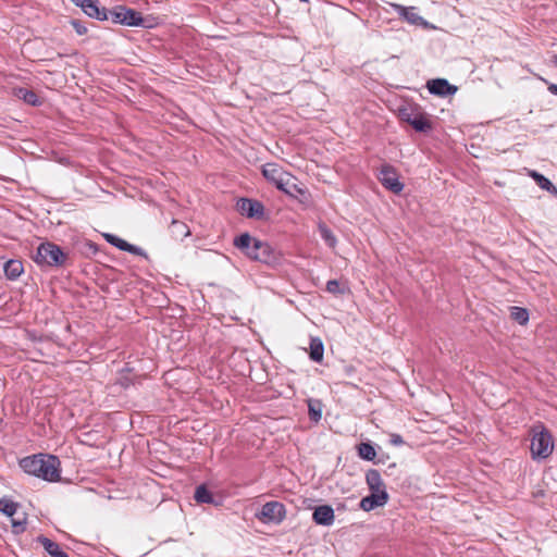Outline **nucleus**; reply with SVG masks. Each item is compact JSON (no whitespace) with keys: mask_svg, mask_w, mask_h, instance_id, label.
I'll list each match as a JSON object with an SVG mask.
<instances>
[{"mask_svg":"<svg viewBox=\"0 0 557 557\" xmlns=\"http://www.w3.org/2000/svg\"><path fill=\"white\" fill-rule=\"evenodd\" d=\"M389 444L393 445V446H401V445L405 444V441L401 437V435L396 434V433H392L391 436H389Z\"/></svg>","mask_w":557,"mask_h":557,"instance_id":"2f4dec72","label":"nucleus"},{"mask_svg":"<svg viewBox=\"0 0 557 557\" xmlns=\"http://www.w3.org/2000/svg\"><path fill=\"white\" fill-rule=\"evenodd\" d=\"M111 20L115 24L132 27L151 28L153 24L149 18L143 17L139 12L125 5H116L110 11Z\"/></svg>","mask_w":557,"mask_h":557,"instance_id":"0eeeda50","label":"nucleus"},{"mask_svg":"<svg viewBox=\"0 0 557 557\" xmlns=\"http://www.w3.org/2000/svg\"><path fill=\"white\" fill-rule=\"evenodd\" d=\"M37 542L42 545L45 550L51 556V557H70L67 553H65L60 545L57 542H53L52 540L39 535L37 537Z\"/></svg>","mask_w":557,"mask_h":557,"instance_id":"2eb2a0df","label":"nucleus"},{"mask_svg":"<svg viewBox=\"0 0 557 557\" xmlns=\"http://www.w3.org/2000/svg\"><path fill=\"white\" fill-rule=\"evenodd\" d=\"M103 237L109 244H111L112 246L116 247L122 251H126V248H128V243L116 235L104 233Z\"/></svg>","mask_w":557,"mask_h":557,"instance_id":"cd10ccee","label":"nucleus"},{"mask_svg":"<svg viewBox=\"0 0 557 557\" xmlns=\"http://www.w3.org/2000/svg\"><path fill=\"white\" fill-rule=\"evenodd\" d=\"M120 384L124 387L129 385V381L127 379H120Z\"/></svg>","mask_w":557,"mask_h":557,"instance_id":"c9c22d12","label":"nucleus"},{"mask_svg":"<svg viewBox=\"0 0 557 557\" xmlns=\"http://www.w3.org/2000/svg\"><path fill=\"white\" fill-rule=\"evenodd\" d=\"M3 270L7 278L13 281L21 276L24 268L20 260L11 259L4 263Z\"/></svg>","mask_w":557,"mask_h":557,"instance_id":"a211bd4d","label":"nucleus"},{"mask_svg":"<svg viewBox=\"0 0 557 557\" xmlns=\"http://www.w3.org/2000/svg\"><path fill=\"white\" fill-rule=\"evenodd\" d=\"M553 62H554V64L557 66V54H555V55L553 57Z\"/></svg>","mask_w":557,"mask_h":557,"instance_id":"e433bc0d","label":"nucleus"},{"mask_svg":"<svg viewBox=\"0 0 557 557\" xmlns=\"http://www.w3.org/2000/svg\"><path fill=\"white\" fill-rule=\"evenodd\" d=\"M194 498L199 504H213L214 503V497H213L212 493L203 484L196 487Z\"/></svg>","mask_w":557,"mask_h":557,"instance_id":"412c9836","label":"nucleus"},{"mask_svg":"<svg viewBox=\"0 0 557 557\" xmlns=\"http://www.w3.org/2000/svg\"><path fill=\"white\" fill-rule=\"evenodd\" d=\"M309 357L314 362H321L324 355V345L319 337H312L309 346Z\"/></svg>","mask_w":557,"mask_h":557,"instance_id":"6ab92c4d","label":"nucleus"},{"mask_svg":"<svg viewBox=\"0 0 557 557\" xmlns=\"http://www.w3.org/2000/svg\"><path fill=\"white\" fill-rule=\"evenodd\" d=\"M318 228L320 236L325 242V244L329 247L334 248L336 246L337 240L331 228L327 227L324 223H320Z\"/></svg>","mask_w":557,"mask_h":557,"instance_id":"b1692460","label":"nucleus"},{"mask_svg":"<svg viewBox=\"0 0 557 557\" xmlns=\"http://www.w3.org/2000/svg\"><path fill=\"white\" fill-rule=\"evenodd\" d=\"M61 462L54 455L36 454L20 460V467L27 473L48 482H58L61 478Z\"/></svg>","mask_w":557,"mask_h":557,"instance_id":"f257e3e1","label":"nucleus"},{"mask_svg":"<svg viewBox=\"0 0 557 557\" xmlns=\"http://www.w3.org/2000/svg\"><path fill=\"white\" fill-rule=\"evenodd\" d=\"M71 25L79 36L85 35L87 33V27L78 20H72Z\"/></svg>","mask_w":557,"mask_h":557,"instance_id":"7c9ffc66","label":"nucleus"},{"mask_svg":"<svg viewBox=\"0 0 557 557\" xmlns=\"http://www.w3.org/2000/svg\"><path fill=\"white\" fill-rule=\"evenodd\" d=\"M263 176L275 185L277 189L285 193L292 198L298 199L306 203L309 200L308 190L297 184V178L288 172H285L276 163H265L262 168Z\"/></svg>","mask_w":557,"mask_h":557,"instance_id":"f03ea898","label":"nucleus"},{"mask_svg":"<svg viewBox=\"0 0 557 557\" xmlns=\"http://www.w3.org/2000/svg\"><path fill=\"white\" fill-rule=\"evenodd\" d=\"M285 506L275 500L265 503L261 508L260 515H257V517L262 521L273 523L282 522L285 519Z\"/></svg>","mask_w":557,"mask_h":557,"instance_id":"9d476101","label":"nucleus"},{"mask_svg":"<svg viewBox=\"0 0 557 557\" xmlns=\"http://www.w3.org/2000/svg\"><path fill=\"white\" fill-rule=\"evenodd\" d=\"M233 244L251 260L265 264L276 261V255L272 247L268 243L250 236L248 233H243L235 237Z\"/></svg>","mask_w":557,"mask_h":557,"instance_id":"7ed1b4c3","label":"nucleus"},{"mask_svg":"<svg viewBox=\"0 0 557 557\" xmlns=\"http://www.w3.org/2000/svg\"><path fill=\"white\" fill-rule=\"evenodd\" d=\"M377 180L388 190L394 194H400L404 184L399 181L397 171L391 164H383L377 173Z\"/></svg>","mask_w":557,"mask_h":557,"instance_id":"1a4fd4ad","label":"nucleus"},{"mask_svg":"<svg viewBox=\"0 0 557 557\" xmlns=\"http://www.w3.org/2000/svg\"><path fill=\"white\" fill-rule=\"evenodd\" d=\"M18 504L8 498H0V511L8 517H13L17 510Z\"/></svg>","mask_w":557,"mask_h":557,"instance_id":"bb28decb","label":"nucleus"},{"mask_svg":"<svg viewBox=\"0 0 557 557\" xmlns=\"http://www.w3.org/2000/svg\"><path fill=\"white\" fill-rule=\"evenodd\" d=\"M14 95L18 99H22L27 104H30V106H34V107H37V106L41 104L40 98L38 97V95L34 90L20 87V88H16L14 90Z\"/></svg>","mask_w":557,"mask_h":557,"instance_id":"f3484780","label":"nucleus"},{"mask_svg":"<svg viewBox=\"0 0 557 557\" xmlns=\"http://www.w3.org/2000/svg\"><path fill=\"white\" fill-rule=\"evenodd\" d=\"M128 248H126V251L136 256H146V252L138 246L132 245L128 243Z\"/></svg>","mask_w":557,"mask_h":557,"instance_id":"473e14b6","label":"nucleus"},{"mask_svg":"<svg viewBox=\"0 0 557 557\" xmlns=\"http://www.w3.org/2000/svg\"><path fill=\"white\" fill-rule=\"evenodd\" d=\"M334 509L330 505H321L314 508L313 521L319 525H331L334 522Z\"/></svg>","mask_w":557,"mask_h":557,"instance_id":"ddd939ff","label":"nucleus"},{"mask_svg":"<svg viewBox=\"0 0 557 557\" xmlns=\"http://www.w3.org/2000/svg\"><path fill=\"white\" fill-rule=\"evenodd\" d=\"M11 522H12V528H13L14 533H16V534L23 533L26 530V519L25 518L22 520L12 518Z\"/></svg>","mask_w":557,"mask_h":557,"instance_id":"c756f323","label":"nucleus"},{"mask_svg":"<svg viewBox=\"0 0 557 557\" xmlns=\"http://www.w3.org/2000/svg\"><path fill=\"white\" fill-rule=\"evenodd\" d=\"M75 2L76 5H78V3L81 2V0H73Z\"/></svg>","mask_w":557,"mask_h":557,"instance_id":"4c0bfd02","label":"nucleus"},{"mask_svg":"<svg viewBox=\"0 0 557 557\" xmlns=\"http://www.w3.org/2000/svg\"><path fill=\"white\" fill-rule=\"evenodd\" d=\"M301 2H308L309 0H300Z\"/></svg>","mask_w":557,"mask_h":557,"instance_id":"ea45409f","label":"nucleus"},{"mask_svg":"<svg viewBox=\"0 0 557 557\" xmlns=\"http://www.w3.org/2000/svg\"><path fill=\"white\" fill-rule=\"evenodd\" d=\"M358 455L364 460L372 461L374 460L376 453L371 443H361L358 445Z\"/></svg>","mask_w":557,"mask_h":557,"instance_id":"393cba45","label":"nucleus"},{"mask_svg":"<svg viewBox=\"0 0 557 557\" xmlns=\"http://www.w3.org/2000/svg\"><path fill=\"white\" fill-rule=\"evenodd\" d=\"M554 449L553 437L547 429L543 425L533 429L531 437L530 451L534 460L546 459Z\"/></svg>","mask_w":557,"mask_h":557,"instance_id":"423d86ee","label":"nucleus"},{"mask_svg":"<svg viewBox=\"0 0 557 557\" xmlns=\"http://www.w3.org/2000/svg\"><path fill=\"white\" fill-rule=\"evenodd\" d=\"M366 481L370 494L360 500V508L364 511H371L387 504L389 496L381 473L375 469H370L366 473Z\"/></svg>","mask_w":557,"mask_h":557,"instance_id":"20e7f679","label":"nucleus"},{"mask_svg":"<svg viewBox=\"0 0 557 557\" xmlns=\"http://www.w3.org/2000/svg\"><path fill=\"white\" fill-rule=\"evenodd\" d=\"M546 85H547V89L550 94L557 96V84H554V83H549L547 79L545 78H541Z\"/></svg>","mask_w":557,"mask_h":557,"instance_id":"f704fd0d","label":"nucleus"},{"mask_svg":"<svg viewBox=\"0 0 557 557\" xmlns=\"http://www.w3.org/2000/svg\"><path fill=\"white\" fill-rule=\"evenodd\" d=\"M78 7L90 17L95 18L99 15L98 0H81Z\"/></svg>","mask_w":557,"mask_h":557,"instance_id":"5701e85b","label":"nucleus"},{"mask_svg":"<svg viewBox=\"0 0 557 557\" xmlns=\"http://www.w3.org/2000/svg\"><path fill=\"white\" fill-rule=\"evenodd\" d=\"M398 116L403 122L411 125L417 132L428 133L433 128L432 122L426 115L413 107H401Z\"/></svg>","mask_w":557,"mask_h":557,"instance_id":"6e6552de","label":"nucleus"},{"mask_svg":"<svg viewBox=\"0 0 557 557\" xmlns=\"http://www.w3.org/2000/svg\"><path fill=\"white\" fill-rule=\"evenodd\" d=\"M89 246L96 250V246L94 244H90Z\"/></svg>","mask_w":557,"mask_h":557,"instance_id":"58836bf2","label":"nucleus"},{"mask_svg":"<svg viewBox=\"0 0 557 557\" xmlns=\"http://www.w3.org/2000/svg\"><path fill=\"white\" fill-rule=\"evenodd\" d=\"M308 414L311 421L319 422L322 418V404L317 399L308 400Z\"/></svg>","mask_w":557,"mask_h":557,"instance_id":"4be33fe9","label":"nucleus"},{"mask_svg":"<svg viewBox=\"0 0 557 557\" xmlns=\"http://www.w3.org/2000/svg\"><path fill=\"white\" fill-rule=\"evenodd\" d=\"M67 258V253H65L61 247L54 243L45 242L37 247L34 261L38 265L60 268L65 264Z\"/></svg>","mask_w":557,"mask_h":557,"instance_id":"39448f33","label":"nucleus"},{"mask_svg":"<svg viewBox=\"0 0 557 557\" xmlns=\"http://www.w3.org/2000/svg\"><path fill=\"white\" fill-rule=\"evenodd\" d=\"M530 176L535 181L537 186L540 188H542L543 190H546L554 195L557 194V187L543 174H541L536 171H531Z\"/></svg>","mask_w":557,"mask_h":557,"instance_id":"aec40b11","label":"nucleus"},{"mask_svg":"<svg viewBox=\"0 0 557 557\" xmlns=\"http://www.w3.org/2000/svg\"><path fill=\"white\" fill-rule=\"evenodd\" d=\"M326 290L333 295H342L345 293V289L341 286V283L337 280L327 281Z\"/></svg>","mask_w":557,"mask_h":557,"instance_id":"c85d7f7f","label":"nucleus"},{"mask_svg":"<svg viewBox=\"0 0 557 557\" xmlns=\"http://www.w3.org/2000/svg\"><path fill=\"white\" fill-rule=\"evenodd\" d=\"M237 211L250 219H262L264 215L263 205L255 199L240 198L236 205Z\"/></svg>","mask_w":557,"mask_h":557,"instance_id":"9b49d317","label":"nucleus"},{"mask_svg":"<svg viewBox=\"0 0 557 557\" xmlns=\"http://www.w3.org/2000/svg\"><path fill=\"white\" fill-rule=\"evenodd\" d=\"M95 18L99 21H107L111 18L110 11H108L106 8H99V15Z\"/></svg>","mask_w":557,"mask_h":557,"instance_id":"72a5a7b5","label":"nucleus"},{"mask_svg":"<svg viewBox=\"0 0 557 557\" xmlns=\"http://www.w3.org/2000/svg\"><path fill=\"white\" fill-rule=\"evenodd\" d=\"M510 314L512 320L518 322L520 325H524L529 321V312L524 308L511 307Z\"/></svg>","mask_w":557,"mask_h":557,"instance_id":"a878e982","label":"nucleus"},{"mask_svg":"<svg viewBox=\"0 0 557 557\" xmlns=\"http://www.w3.org/2000/svg\"><path fill=\"white\" fill-rule=\"evenodd\" d=\"M428 89L432 95L441 97L454 95L457 91V87L450 85L448 81L444 78H436L428 82Z\"/></svg>","mask_w":557,"mask_h":557,"instance_id":"f8f14e48","label":"nucleus"},{"mask_svg":"<svg viewBox=\"0 0 557 557\" xmlns=\"http://www.w3.org/2000/svg\"><path fill=\"white\" fill-rule=\"evenodd\" d=\"M169 230L175 240H182L190 235L188 225L178 220H172Z\"/></svg>","mask_w":557,"mask_h":557,"instance_id":"dca6fc26","label":"nucleus"},{"mask_svg":"<svg viewBox=\"0 0 557 557\" xmlns=\"http://www.w3.org/2000/svg\"><path fill=\"white\" fill-rule=\"evenodd\" d=\"M391 5L398 13V15L405 18L408 23L412 25L422 24L423 18L418 13H416V9L413 7L407 8L397 3H392Z\"/></svg>","mask_w":557,"mask_h":557,"instance_id":"4468645a","label":"nucleus"}]
</instances>
